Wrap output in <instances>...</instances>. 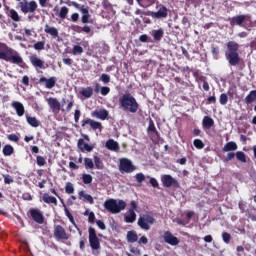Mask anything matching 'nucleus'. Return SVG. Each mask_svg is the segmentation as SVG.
<instances>
[{
    "label": "nucleus",
    "instance_id": "f257e3e1",
    "mask_svg": "<svg viewBox=\"0 0 256 256\" xmlns=\"http://www.w3.org/2000/svg\"><path fill=\"white\" fill-rule=\"evenodd\" d=\"M0 59L7 63H12L13 65H23V57H21V54L5 43H0Z\"/></svg>",
    "mask_w": 256,
    "mask_h": 256
},
{
    "label": "nucleus",
    "instance_id": "f03ea898",
    "mask_svg": "<svg viewBox=\"0 0 256 256\" xmlns=\"http://www.w3.org/2000/svg\"><path fill=\"white\" fill-rule=\"evenodd\" d=\"M120 109L124 110L126 113H137L139 111V103L137 99L131 95V93H126L119 98Z\"/></svg>",
    "mask_w": 256,
    "mask_h": 256
},
{
    "label": "nucleus",
    "instance_id": "7ed1b4c3",
    "mask_svg": "<svg viewBox=\"0 0 256 256\" xmlns=\"http://www.w3.org/2000/svg\"><path fill=\"white\" fill-rule=\"evenodd\" d=\"M226 47V59L229 65H231V67L239 65V63H241V57H239V53L237 52L239 51V44H237L235 41H229L226 44Z\"/></svg>",
    "mask_w": 256,
    "mask_h": 256
},
{
    "label": "nucleus",
    "instance_id": "20e7f679",
    "mask_svg": "<svg viewBox=\"0 0 256 256\" xmlns=\"http://www.w3.org/2000/svg\"><path fill=\"white\" fill-rule=\"evenodd\" d=\"M64 3L65 5H68V7H74L75 9L80 11V13H82L81 23H83L84 25H87V23H93V20H91V14L89 13V6L81 5L71 0H66Z\"/></svg>",
    "mask_w": 256,
    "mask_h": 256
},
{
    "label": "nucleus",
    "instance_id": "39448f33",
    "mask_svg": "<svg viewBox=\"0 0 256 256\" xmlns=\"http://www.w3.org/2000/svg\"><path fill=\"white\" fill-rule=\"evenodd\" d=\"M127 207V203L123 200L108 199L104 202V208L112 214L121 213Z\"/></svg>",
    "mask_w": 256,
    "mask_h": 256
},
{
    "label": "nucleus",
    "instance_id": "423d86ee",
    "mask_svg": "<svg viewBox=\"0 0 256 256\" xmlns=\"http://www.w3.org/2000/svg\"><path fill=\"white\" fill-rule=\"evenodd\" d=\"M137 225L140 229H143V231H149L151 225H155V218L153 215L145 214L138 218Z\"/></svg>",
    "mask_w": 256,
    "mask_h": 256
},
{
    "label": "nucleus",
    "instance_id": "0eeeda50",
    "mask_svg": "<svg viewBox=\"0 0 256 256\" xmlns=\"http://www.w3.org/2000/svg\"><path fill=\"white\" fill-rule=\"evenodd\" d=\"M27 216L38 225L45 223V216L39 208H30L27 212Z\"/></svg>",
    "mask_w": 256,
    "mask_h": 256
},
{
    "label": "nucleus",
    "instance_id": "6e6552de",
    "mask_svg": "<svg viewBox=\"0 0 256 256\" xmlns=\"http://www.w3.org/2000/svg\"><path fill=\"white\" fill-rule=\"evenodd\" d=\"M19 7H20L22 13L27 15V13H35V11H37V7H39V5L37 4V2L35 0H31L30 2L27 0H22L19 3Z\"/></svg>",
    "mask_w": 256,
    "mask_h": 256
},
{
    "label": "nucleus",
    "instance_id": "1a4fd4ad",
    "mask_svg": "<svg viewBox=\"0 0 256 256\" xmlns=\"http://www.w3.org/2000/svg\"><path fill=\"white\" fill-rule=\"evenodd\" d=\"M118 167L120 173H133V171L137 169V167L133 165V162L128 158H121Z\"/></svg>",
    "mask_w": 256,
    "mask_h": 256
},
{
    "label": "nucleus",
    "instance_id": "9d476101",
    "mask_svg": "<svg viewBox=\"0 0 256 256\" xmlns=\"http://www.w3.org/2000/svg\"><path fill=\"white\" fill-rule=\"evenodd\" d=\"M88 233H89V244L91 249H93L94 251L101 249V242H99V238L97 237V232L95 231V228L89 227Z\"/></svg>",
    "mask_w": 256,
    "mask_h": 256
},
{
    "label": "nucleus",
    "instance_id": "9b49d317",
    "mask_svg": "<svg viewBox=\"0 0 256 256\" xmlns=\"http://www.w3.org/2000/svg\"><path fill=\"white\" fill-rule=\"evenodd\" d=\"M146 15H148V17H152L153 19H167L169 16V9H167L165 5H160L158 11L153 12L148 10Z\"/></svg>",
    "mask_w": 256,
    "mask_h": 256
},
{
    "label": "nucleus",
    "instance_id": "f8f14e48",
    "mask_svg": "<svg viewBox=\"0 0 256 256\" xmlns=\"http://www.w3.org/2000/svg\"><path fill=\"white\" fill-rule=\"evenodd\" d=\"M161 183L163 187H166V188L174 187L175 189H179V187H181V184H179V181H177V179L173 178V176L169 174H164L161 176Z\"/></svg>",
    "mask_w": 256,
    "mask_h": 256
},
{
    "label": "nucleus",
    "instance_id": "ddd939ff",
    "mask_svg": "<svg viewBox=\"0 0 256 256\" xmlns=\"http://www.w3.org/2000/svg\"><path fill=\"white\" fill-rule=\"evenodd\" d=\"M53 235L56 241H69V234H67V230L61 225L54 227Z\"/></svg>",
    "mask_w": 256,
    "mask_h": 256
},
{
    "label": "nucleus",
    "instance_id": "4468645a",
    "mask_svg": "<svg viewBox=\"0 0 256 256\" xmlns=\"http://www.w3.org/2000/svg\"><path fill=\"white\" fill-rule=\"evenodd\" d=\"M85 125H90L91 129L93 131H103V124L101 122H97L91 118H87L86 120L82 121V127H85Z\"/></svg>",
    "mask_w": 256,
    "mask_h": 256
},
{
    "label": "nucleus",
    "instance_id": "2eb2a0df",
    "mask_svg": "<svg viewBox=\"0 0 256 256\" xmlns=\"http://www.w3.org/2000/svg\"><path fill=\"white\" fill-rule=\"evenodd\" d=\"M91 117L105 121L109 117V110L101 108L99 110H94L91 112Z\"/></svg>",
    "mask_w": 256,
    "mask_h": 256
},
{
    "label": "nucleus",
    "instance_id": "dca6fc26",
    "mask_svg": "<svg viewBox=\"0 0 256 256\" xmlns=\"http://www.w3.org/2000/svg\"><path fill=\"white\" fill-rule=\"evenodd\" d=\"M251 19V16L249 15H238L231 18L230 23L231 25H238L241 27L245 21H249Z\"/></svg>",
    "mask_w": 256,
    "mask_h": 256
},
{
    "label": "nucleus",
    "instance_id": "f3484780",
    "mask_svg": "<svg viewBox=\"0 0 256 256\" xmlns=\"http://www.w3.org/2000/svg\"><path fill=\"white\" fill-rule=\"evenodd\" d=\"M39 83H45L46 89H53L57 85V77L52 76L50 78L41 77Z\"/></svg>",
    "mask_w": 256,
    "mask_h": 256
},
{
    "label": "nucleus",
    "instance_id": "a211bd4d",
    "mask_svg": "<svg viewBox=\"0 0 256 256\" xmlns=\"http://www.w3.org/2000/svg\"><path fill=\"white\" fill-rule=\"evenodd\" d=\"M47 103L53 112L61 111V102L57 98L50 97L47 99Z\"/></svg>",
    "mask_w": 256,
    "mask_h": 256
},
{
    "label": "nucleus",
    "instance_id": "6ab92c4d",
    "mask_svg": "<svg viewBox=\"0 0 256 256\" xmlns=\"http://www.w3.org/2000/svg\"><path fill=\"white\" fill-rule=\"evenodd\" d=\"M164 241L165 243H167L168 245H172L175 246L179 243V239L177 237H175L171 232L166 231L164 233Z\"/></svg>",
    "mask_w": 256,
    "mask_h": 256
},
{
    "label": "nucleus",
    "instance_id": "aec40b11",
    "mask_svg": "<svg viewBox=\"0 0 256 256\" xmlns=\"http://www.w3.org/2000/svg\"><path fill=\"white\" fill-rule=\"evenodd\" d=\"M11 107L15 109L18 117H23V115H25V106L23 105V103L14 101L11 103Z\"/></svg>",
    "mask_w": 256,
    "mask_h": 256
},
{
    "label": "nucleus",
    "instance_id": "412c9836",
    "mask_svg": "<svg viewBox=\"0 0 256 256\" xmlns=\"http://www.w3.org/2000/svg\"><path fill=\"white\" fill-rule=\"evenodd\" d=\"M30 63L35 67L36 69H44V63L43 60L37 57V55L30 56Z\"/></svg>",
    "mask_w": 256,
    "mask_h": 256
},
{
    "label": "nucleus",
    "instance_id": "4be33fe9",
    "mask_svg": "<svg viewBox=\"0 0 256 256\" xmlns=\"http://www.w3.org/2000/svg\"><path fill=\"white\" fill-rule=\"evenodd\" d=\"M78 149H80L82 153H85V151H87V153H91V151H93V146L85 143V140H83V138H80L78 140Z\"/></svg>",
    "mask_w": 256,
    "mask_h": 256
},
{
    "label": "nucleus",
    "instance_id": "5701e85b",
    "mask_svg": "<svg viewBox=\"0 0 256 256\" xmlns=\"http://www.w3.org/2000/svg\"><path fill=\"white\" fill-rule=\"evenodd\" d=\"M44 33H47L48 35H51L54 39H57L59 37V30L57 28L49 26V24H46L44 27Z\"/></svg>",
    "mask_w": 256,
    "mask_h": 256
},
{
    "label": "nucleus",
    "instance_id": "b1692460",
    "mask_svg": "<svg viewBox=\"0 0 256 256\" xmlns=\"http://www.w3.org/2000/svg\"><path fill=\"white\" fill-rule=\"evenodd\" d=\"M237 149H238L237 143L230 141L224 145V147L222 148V151L223 153H229V152L237 151Z\"/></svg>",
    "mask_w": 256,
    "mask_h": 256
},
{
    "label": "nucleus",
    "instance_id": "393cba45",
    "mask_svg": "<svg viewBox=\"0 0 256 256\" xmlns=\"http://www.w3.org/2000/svg\"><path fill=\"white\" fill-rule=\"evenodd\" d=\"M215 125V120L211 118L210 116H204L202 120V127L204 129H211Z\"/></svg>",
    "mask_w": 256,
    "mask_h": 256
},
{
    "label": "nucleus",
    "instance_id": "a878e982",
    "mask_svg": "<svg viewBox=\"0 0 256 256\" xmlns=\"http://www.w3.org/2000/svg\"><path fill=\"white\" fill-rule=\"evenodd\" d=\"M106 148H108L109 151H119L120 147H119V143L113 139H109L106 142Z\"/></svg>",
    "mask_w": 256,
    "mask_h": 256
},
{
    "label": "nucleus",
    "instance_id": "bb28decb",
    "mask_svg": "<svg viewBox=\"0 0 256 256\" xmlns=\"http://www.w3.org/2000/svg\"><path fill=\"white\" fill-rule=\"evenodd\" d=\"M163 35H165L163 28L152 30L151 32V36L153 37L154 41H161L163 39Z\"/></svg>",
    "mask_w": 256,
    "mask_h": 256
},
{
    "label": "nucleus",
    "instance_id": "cd10ccee",
    "mask_svg": "<svg viewBox=\"0 0 256 256\" xmlns=\"http://www.w3.org/2000/svg\"><path fill=\"white\" fill-rule=\"evenodd\" d=\"M8 9V17L12 19V21H15L16 23L21 21V16H19V13L15 9H9L8 6H6Z\"/></svg>",
    "mask_w": 256,
    "mask_h": 256
},
{
    "label": "nucleus",
    "instance_id": "c85d7f7f",
    "mask_svg": "<svg viewBox=\"0 0 256 256\" xmlns=\"http://www.w3.org/2000/svg\"><path fill=\"white\" fill-rule=\"evenodd\" d=\"M126 239L128 243H137V241H139V237L137 236V232H135V230L128 231Z\"/></svg>",
    "mask_w": 256,
    "mask_h": 256
},
{
    "label": "nucleus",
    "instance_id": "c756f323",
    "mask_svg": "<svg viewBox=\"0 0 256 256\" xmlns=\"http://www.w3.org/2000/svg\"><path fill=\"white\" fill-rule=\"evenodd\" d=\"M2 153L4 157H11V155L15 153V148H13L11 144H6L2 149Z\"/></svg>",
    "mask_w": 256,
    "mask_h": 256
},
{
    "label": "nucleus",
    "instance_id": "7c9ffc66",
    "mask_svg": "<svg viewBox=\"0 0 256 256\" xmlns=\"http://www.w3.org/2000/svg\"><path fill=\"white\" fill-rule=\"evenodd\" d=\"M26 121L31 127H39V125H41V121L33 116L26 115Z\"/></svg>",
    "mask_w": 256,
    "mask_h": 256
},
{
    "label": "nucleus",
    "instance_id": "2f4dec72",
    "mask_svg": "<svg viewBox=\"0 0 256 256\" xmlns=\"http://www.w3.org/2000/svg\"><path fill=\"white\" fill-rule=\"evenodd\" d=\"M80 95H82V97H84L85 99H91V97H93V88L92 87L83 88L80 91Z\"/></svg>",
    "mask_w": 256,
    "mask_h": 256
},
{
    "label": "nucleus",
    "instance_id": "473e14b6",
    "mask_svg": "<svg viewBox=\"0 0 256 256\" xmlns=\"http://www.w3.org/2000/svg\"><path fill=\"white\" fill-rule=\"evenodd\" d=\"M59 199H60L61 203L63 204L66 217H68V219H69L70 223H72V225H75V218H73V214H71V212L69 211V208H67V205H65V202H63V199H61V197H59Z\"/></svg>",
    "mask_w": 256,
    "mask_h": 256
},
{
    "label": "nucleus",
    "instance_id": "72a5a7b5",
    "mask_svg": "<svg viewBox=\"0 0 256 256\" xmlns=\"http://www.w3.org/2000/svg\"><path fill=\"white\" fill-rule=\"evenodd\" d=\"M78 197L79 199H85L86 201H88V203H90V205H93V203H95V200H93V196H91L90 194H85V191H80L78 193Z\"/></svg>",
    "mask_w": 256,
    "mask_h": 256
},
{
    "label": "nucleus",
    "instance_id": "f704fd0d",
    "mask_svg": "<svg viewBox=\"0 0 256 256\" xmlns=\"http://www.w3.org/2000/svg\"><path fill=\"white\" fill-rule=\"evenodd\" d=\"M255 101H256V90H251L245 98V103L249 105L251 103H255Z\"/></svg>",
    "mask_w": 256,
    "mask_h": 256
},
{
    "label": "nucleus",
    "instance_id": "c9c22d12",
    "mask_svg": "<svg viewBox=\"0 0 256 256\" xmlns=\"http://www.w3.org/2000/svg\"><path fill=\"white\" fill-rule=\"evenodd\" d=\"M137 220V214L133 210H129V214L125 216L126 223H135Z\"/></svg>",
    "mask_w": 256,
    "mask_h": 256
},
{
    "label": "nucleus",
    "instance_id": "e433bc0d",
    "mask_svg": "<svg viewBox=\"0 0 256 256\" xmlns=\"http://www.w3.org/2000/svg\"><path fill=\"white\" fill-rule=\"evenodd\" d=\"M42 200L44 201V203L47 204H53V205H57V198L53 197V196H49V194L45 193L42 197Z\"/></svg>",
    "mask_w": 256,
    "mask_h": 256
},
{
    "label": "nucleus",
    "instance_id": "4c0bfd02",
    "mask_svg": "<svg viewBox=\"0 0 256 256\" xmlns=\"http://www.w3.org/2000/svg\"><path fill=\"white\" fill-rule=\"evenodd\" d=\"M136 3L139 5V7L147 9V7H151V5H153V0H136Z\"/></svg>",
    "mask_w": 256,
    "mask_h": 256
},
{
    "label": "nucleus",
    "instance_id": "58836bf2",
    "mask_svg": "<svg viewBox=\"0 0 256 256\" xmlns=\"http://www.w3.org/2000/svg\"><path fill=\"white\" fill-rule=\"evenodd\" d=\"M147 132L148 133H155V135H159V131H157V128L155 127V122H153V119L149 120Z\"/></svg>",
    "mask_w": 256,
    "mask_h": 256
},
{
    "label": "nucleus",
    "instance_id": "ea45409f",
    "mask_svg": "<svg viewBox=\"0 0 256 256\" xmlns=\"http://www.w3.org/2000/svg\"><path fill=\"white\" fill-rule=\"evenodd\" d=\"M236 159L240 161V163H247V155L243 151L236 152Z\"/></svg>",
    "mask_w": 256,
    "mask_h": 256
},
{
    "label": "nucleus",
    "instance_id": "a19ab883",
    "mask_svg": "<svg viewBox=\"0 0 256 256\" xmlns=\"http://www.w3.org/2000/svg\"><path fill=\"white\" fill-rule=\"evenodd\" d=\"M74 30L76 31V33H86V34L91 33V27L87 26V25H85L83 27L76 26Z\"/></svg>",
    "mask_w": 256,
    "mask_h": 256
},
{
    "label": "nucleus",
    "instance_id": "79ce46f5",
    "mask_svg": "<svg viewBox=\"0 0 256 256\" xmlns=\"http://www.w3.org/2000/svg\"><path fill=\"white\" fill-rule=\"evenodd\" d=\"M84 166L85 169H94L95 163H93V159L91 158H84Z\"/></svg>",
    "mask_w": 256,
    "mask_h": 256
},
{
    "label": "nucleus",
    "instance_id": "37998d69",
    "mask_svg": "<svg viewBox=\"0 0 256 256\" xmlns=\"http://www.w3.org/2000/svg\"><path fill=\"white\" fill-rule=\"evenodd\" d=\"M82 181H83L84 185H89V184L93 183V176H91V174H83Z\"/></svg>",
    "mask_w": 256,
    "mask_h": 256
},
{
    "label": "nucleus",
    "instance_id": "c03bdc74",
    "mask_svg": "<svg viewBox=\"0 0 256 256\" xmlns=\"http://www.w3.org/2000/svg\"><path fill=\"white\" fill-rule=\"evenodd\" d=\"M69 15V8L63 6L60 8L59 17L60 19H65Z\"/></svg>",
    "mask_w": 256,
    "mask_h": 256
},
{
    "label": "nucleus",
    "instance_id": "a18cd8bd",
    "mask_svg": "<svg viewBox=\"0 0 256 256\" xmlns=\"http://www.w3.org/2000/svg\"><path fill=\"white\" fill-rule=\"evenodd\" d=\"M71 53L72 55H82L83 47H81L80 45H74Z\"/></svg>",
    "mask_w": 256,
    "mask_h": 256
},
{
    "label": "nucleus",
    "instance_id": "49530a36",
    "mask_svg": "<svg viewBox=\"0 0 256 256\" xmlns=\"http://www.w3.org/2000/svg\"><path fill=\"white\" fill-rule=\"evenodd\" d=\"M35 51H43L45 49V41H38L34 44Z\"/></svg>",
    "mask_w": 256,
    "mask_h": 256
},
{
    "label": "nucleus",
    "instance_id": "de8ad7c7",
    "mask_svg": "<svg viewBox=\"0 0 256 256\" xmlns=\"http://www.w3.org/2000/svg\"><path fill=\"white\" fill-rule=\"evenodd\" d=\"M94 165L96 169H103V161L99 156H94Z\"/></svg>",
    "mask_w": 256,
    "mask_h": 256
},
{
    "label": "nucleus",
    "instance_id": "09e8293b",
    "mask_svg": "<svg viewBox=\"0 0 256 256\" xmlns=\"http://www.w3.org/2000/svg\"><path fill=\"white\" fill-rule=\"evenodd\" d=\"M65 191L68 195L75 193V188L73 187V183L67 182L65 186Z\"/></svg>",
    "mask_w": 256,
    "mask_h": 256
},
{
    "label": "nucleus",
    "instance_id": "8fccbe9b",
    "mask_svg": "<svg viewBox=\"0 0 256 256\" xmlns=\"http://www.w3.org/2000/svg\"><path fill=\"white\" fill-rule=\"evenodd\" d=\"M73 105H75V100H73V96H70V98L67 99V107H66L67 113H69L73 109Z\"/></svg>",
    "mask_w": 256,
    "mask_h": 256
},
{
    "label": "nucleus",
    "instance_id": "3c124183",
    "mask_svg": "<svg viewBox=\"0 0 256 256\" xmlns=\"http://www.w3.org/2000/svg\"><path fill=\"white\" fill-rule=\"evenodd\" d=\"M36 163H37L38 167H44V165H46V163H47V160H45V157H43V156H37Z\"/></svg>",
    "mask_w": 256,
    "mask_h": 256
},
{
    "label": "nucleus",
    "instance_id": "603ef678",
    "mask_svg": "<svg viewBox=\"0 0 256 256\" xmlns=\"http://www.w3.org/2000/svg\"><path fill=\"white\" fill-rule=\"evenodd\" d=\"M220 105H226L227 103H229V96H227V94L222 93L220 95V99H219Z\"/></svg>",
    "mask_w": 256,
    "mask_h": 256
},
{
    "label": "nucleus",
    "instance_id": "864d4df0",
    "mask_svg": "<svg viewBox=\"0 0 256 256\" xmlns=\"http://www.w3.org/2000/svg\"><path fill=\"white\" fill-rule=\"evenodd\" d=\"M193 145L196 149H203L205 147V143L201 139H195Z\"/></svg>",
    "mask_w": 256,
    "mask_h": 256
},
{
    "label": "nucleus",
    "instance_id": "5fc2aeb1",
    "mask_svg": "<svg viewBox=\"0 0 256 256\" xmlns=\"http://www.w3.org/2000/svg\"><path fill=\"white\" fill-rule=\"evenodd\" d=\"M139 41L141 43H151V37H149L147 34H143L139 36Z\"/></svg>",
    "mask_w": 256,
    "mask_h": 256
},
{
    "label": "nucleus",
    "instance_id": "6e6d98bb",
    "mask_svg": "<svg viewBox=\"0 0 256 256\" xmlns=\"http://www.w3.org/2000/svg\"><path fill=\"white\" fill-rule=\"evenodd\" d=\"M100 81H102V83L107 85V83H110V81H111V76H109L108 74H102L100 76Z\"/></svg>",
    "mask_w": 256,
    "mask_h": 256
},
{
    "label": "nucleus",
    "instance_id": "4d7b16f0",
    "mask_svg": "<svg viewBox=\"0 0 256 256\" xmlns=\"http://www.w3.org/2000/svg\"><path fill=\"white\" fill-rule=\"evenodd\" d=\"M236 157V153L235 152H229L226 157L224 158V161L226 163H229V161H233V159H235Z\"/></svg>",
    "mask_w": 256,
    "mask_h": 256
},
{
    "label": "nucleus",
    "instance_id": "13d9d810",
    "mask_svg": "<svg viewBox=\"0 0 256 256\" xmlns=\"http://www.w3.org/2000/svg\"><path fill=\"white\" fill-rule=\"evenodd\" d=\"M135 179H136L137 183H143V181H145V174L144 173H137L135 175Z\"/></svg>",
    "mask_w": 256,
    "mask_h": 256
},
{
    "label": "nucleus",
    "instance_id": "bf43d9fd",
    "mask_svg": "<svg viewBox=\"0 0 256 256\" xmlns=\"http://www.w3.org/2000/svg\"><path fill=\"white\" fill-rule=\"evenodd\" d=\"M3 178H4V183L6 185H11V183H13V177H11V175L9 174H6V175H3Z\"/></svg>",
    "mask_w": 256,
    "mask_h": 256
},
{
    "label": "nucleus",
    "instance_id": "052dcab7",
    "mask_svg": "<svg viewBox=\"0 0 256 256\" xmlns=\"http://www.w3.org/2000/svg\"><path fill=\"white\" fill-rule=\"evenodd\" d=\"M7 139L9 141H13L14 143H19V136H17L16 134H9L7 136Z\"/></svg>",
    "mask_w": 256,
    "mask_h": 256
},
{
    "label": "nucleus",
    "instance_id": "680f3d73",
    "mask_svg": "<svg viewBox=\"0 0 256 256\" xmlns=\"http://www.w3.org/2000/svg\"><path fill=\"white\" fill-rule=\"evenodd\" d=\"M222 239H223L224 243H230V241H231V234H229L228 232H224L222 234Z\"/></svg>",
    "mask_w": 256,
    "mask_h": 256
},
{
    "label": "nucleus",
    "instance_id": "e2e57ef3",
    "mask_svg": "<svg viewBox=\"0 0 256 256\" xmlns=\"http://www.w3.org/2000/svg\"><path fill=\"white\" fill-rule=\"evenodd\" d=\"M81 117V110L76 109L74 112V121L75 123H79V119Z\"/></svg>",
    "mask_w": 256,
    "mask_h": 256
},
{
    "label": "nucleus",
    "instance_id": "0e129e2a",
    "mask_svg": "<svg viewBox=\"0 0 256 256\" xmlns=\"http://www.w3.org/2000/svg\"><path fill=\"white\" fill-rule=\"evenodd\" d=\"M109 93H111V88L107 86H103L101 88V95L106 96V95H109Z\"/></svg>",
    "mask_w": 256,
    "mask_h": 256
},
{
    "label": "nucleus",
    "instance_id": "69168bd1",
    "mask_svg": "<svg viewBox=\"0 0 256 256\" xmlns=\"http://www.w3.org/2000/svg\"><path fill=\"white\" fill-rule=\"evenodd\" d=\"M236 250L238 256H245V248L243 246H237Z\"/></svg>",
    "mask_w": 256,
    "mask_h": 256
},
{
    "label": "nucleus",
    "instance_id": "338daca9",
    "mask_svg": "<svg viewBox=\"0 0 256 256\" xmlns=\"http://www.w3.org/2000/svg\"><path fill=\"white\" fill-rule=\"evenodd\" d=\"M70 21H72V23H77V21H79V13L75 12L71 15Z\"/></svg>",
    "mask_w": 256,
    "mask_h": 256
},
{
    "label": "nucleus",
    "instance_id": "774afa93",
    "mask_svg": "<svg viewBox=\"0 0 256 256\" xmlns=\"http://www.w3.org/2000/svg\"><path fill=\"white\" fill-rule=\"evenodd\" d=\"M88 223H95V212H90L88 216Z\"/></svg>",
    "mask_w": 256,
    "mask_h": 256
}]
</instances>
